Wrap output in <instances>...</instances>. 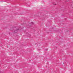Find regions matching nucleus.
<instances>
[{
    "mask_svg": "<svg viewBox=\"0 0 73 73\" xmlns=\"http://www.w3.org/2000/svg\"><path fill=\"white\" fill-rule=\"evenodd\" d=\"M14 29H15V30L14 31L13 33H16L19 30V29L16 28H14Z\"/></svg>",
    "mask_w": 73,
    "mask_h": 73,
    "instance_id": "nucleus-1",
    "label": "nucleus"
},
{
    "mask_svg": "<svg viewBox=\"0 0 73 73\" xmlns=\"http://www.w3.org/2000/svg\"><path fill=\"white\" fill-rule=\"evenodd\" d=\"M46 50H48V49H46Z\"/></svg>",
    "mask_w": 73,
    "mask_h": 73,
    "instance_id": "nucleus-2",
    "label": "nucleus"
}]
</instances>
